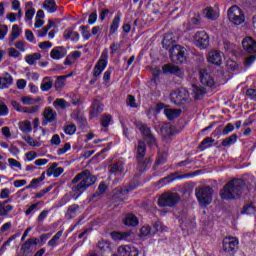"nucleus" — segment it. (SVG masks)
I'll return each mask as SVG.
<instances>
[{
	"mask_svg": "<svg viewBox=\"0 0 256 256\" xmlns=\"http://www.w3.org/2000/svg\"><path fill=\"white\" fill-rule=\"evenodd\" d=\"M163 48L170 52V57L174 63H185L187 49L175 44V34H166L162 41Z\"/></svg>",
	"mask_w": 256,
	"mask_h": 256,
	"instance_id": "1",
	"label": "nucleus"
},
{
	"mask_svg": "<svg viewBox=\"0 0 256 256\" xmlns=\"http://www.w3.org/2000/svg\"><path fill=\"white\" fill-rule=\"evenodd\" d=\"M97 181V178L91 175L89 170H84L81 173L77 174L73 180L72 191L76 197H81L85 191H87L88 187H91Z\"/></svg>",
	"mask_w": 256,
	"mask_h": 256,
	"instance_id": "2",
	"label": "nucleus"
},
{
	"mask_svg": "<svg viewBox=\"0 0 256 256\" xmlns=\"http://www.w3.org/2000/svg\"><path fill=\"white\" fill-rule=\"evenodd\" d=\"M244 187L245 182L243 181V179H233L232 181L228 182L220 191V197L225 201L237 199V197H239V195L243 193Z\"/></svg>",
	"mask_w": 256,
	"mask_h": 256,
	"instance_id": "3",
	"label": "nucleus"
},
{
	"mask_svg": "<svg viewBox=\"0 0 256 256\" xmlns=\"http://www.w3.org/2000/svg\"><path fill=\"white\" fill-rule=\"evenodd\" d=\"M196 197L200 207H207L213 201V189L209 186L199 188L196 190Z\"/></svg>",
	"mask_w": 256,
	"mask_h": 256,
	"instance_id": "4",
	"label": "nucleus"
},
{
	"mask_svg": "<svg viewBox=\"0 0 256 256\" xmlns=\"http://www.w3.org/2000/svg\"><path fill=\"white\" fill-rule=\"evenodd\" d=\"M228 19L234 25H241L245 22V14L241 8L234 5L228 9Z\"/></svg>",
	"mask_w": 256,
	"mask_h": 256,
	"instance_id": "5",
	"label": "nucleus"
},
{
	"mask_svg": "<svg viewBox=\"0 0 256 256\" xmlns=\"http://www.w3.org/2000/svg\"><path fill=\"white\" fill-rule=\"evenodd\" d=\"M179 201V194L166 192L158 199V205L160 207H173L174 205H177Z\"/></svg>",
	"mask_w": 256,
	"mask_h": 256,
	"instance_id": "6",
	"label": "nucleus"
},
{
	"mask_svg": "<svg viewBox=\"0 0 256 256\" xmlns=\"http://www.w3.org/2000/svg\"><path fill=\"white\" fill-rule=\"evenodd\" d=\"M193 43L198 49H207L209 47V34H207L205 31L196 32Z\"/></svg>",
	"mask_w": 256,
	"mask_h": 256,
	"instance_id": "7",
	"label": "nucleus"
},
{
	"mask_svg": "<svg viewBox=\"0 0 256 256\" xmlns=\"http://www.w3.org/2000/svg\"><path fill=\"white\" fill-rule=\"evenodd\" d=\"M146 152H147V146H145V142L140 141L138 143L137 155H136L138 165L140 166V171H143V169L147 167V162H145Z\"/></svg>",
	"mask_w": 256,
	"mask_h": 256,
	"instance_id": "8",
	"label": "nucleus"
},
{
	"mask_svg": "<svg viewBox=\"0 0 256 256\" xmlns=\"http://www.w3.org/2000/svg\"><path fill=\"white\" fill-rule=\"evenodd\" d=\"M188 97L189 93H187V90L185 89L176 90L170 94V99L175 105H181L183 101H187Z\"/></svg>",
	"mask_w": 256,
	"mask_h": 256,
	"instance_id": "9",
	"label": "nucleus"
},
{
	"mask_svg": "<svg viewBox=\"0 0 256 256\" xmlns=\"http://www.w3.org/2000/svg\"><path fill=\"white\" fill-rule=\"evenodd\" d=\"M138 128L140 129L142 135L145 137L148 145L151 147L157 146V141L155 140V137L151 133V129L147 127L145 124H140L138 125Z\"/></svg>",
	"mask_w": 256,
	"mask_h": 256,
	"instance_id": "10",
	"label": "nucleus"
},
{
	"mask_svg": "<svg viewBox=\"0 0 256 256\" xmlns=\"http://www.w3.org/2000/svg\"><path fill=\"white\" fill-rule=\"evenodd\" d=\"M239 245V239L235 237H226L223 240V249L226 253H231V251H235L237 246Z\"/></svg>",
	"mask_w": 256,
	"mask_h": 256,
	"instance_id": "11",
	"label": "nucleus"
},
{
	"mask_svg": "<svg viewBox=\"0 0 256 256\" xmlns=\"http://www.w3.org/2000/svg\"><path fill=\"white\" fill-rule=\"evenodd\" d=\"M12 107L15 111H18V113H28V115H33L39 111V106L23 107L17 101H12Z\"/></svg>",
	"mask_w": 256,
	"mask_h": 256,
	"instance_id": "12",
	"label": "nucleus"
},
{
	"mask_svg": "<svg viewBox=\"0 0 256 256\" xmlns=\"http://www.w3.org/2000/svg\"><path fill=\"white\" fill-rule=\"evenodd\" d=\"M119 256H139L137 248L130 245H123L118 247Z\"/></svg>",
	"mask_w": 256,
	"mask_h": 256,
	"instance_id": "13",
	"label": "nucleus"
},
{
	"mask_svg": "<svg viewBox=\"0 0 256 256\" xmlns=\"http://www.w3.org/2000/svg\"><path fill=\"white\" fill-rule=\"evenodd\" d=\"M162 71L166 75L170 74V75H176L177 77H183V72L181 71V68L173 64H165L162 67Z\"/></svg>",
	"mask_w": 256,
	"mask_h": 256,
	"instance_id": "14",
	"label": "nucleus"
},
{
	"mask_svg": "<svg viewBox=\"0 0 256 256\" xmlns=\"http://www.w3.org/2000/svg\"><path fill=\"white\" fill-rule=\"evenodd\" d=\"M208 61L219 67L223 63V54L217 50L211 51L208 53Z\"/></svg>",
	"mask_w": 256,
	"mask_h": 256,
	"instance_id": "15",
	"label": "nucleus"
},
{
	"mask_svg": "<svg viewBox=\"0 0 256 256\" xmlns=\"http://www.w3.org/2000/svg\"><path fill=\"white\" fill-rule=\"evenodd\" d=\"M67 55V49L63 46H56L50 52L51 59L54 61H59V59H63Z\"/></svg>",
	"mask_w": 256,
	"mask_h": 256,
	"instance_id": "16",
	"label": "nucleus"
},
{
	"mask_svg": "<svg viewBox=\"0 0 256 256\" xmlns=\"http://www.w3.org/2000/svg\"><path fill=\"white\" fill-rule=\"evenodd\" d=\"M242 47L247 53H256V42L251 37H246L242 41Z\"/></svg>",
	"mask_w": 256,
	"mask_h": 256,
	"instance_id": "17",
	"label": "nucleus"
},
{
	"mask_svg": "<svg viewBox=\"0 0 256 256\" xmlns=\"http://www.w3.org/2000/svg\"><path fill=\"white\" fill-rule=\"evenodd\" d=\"M200 81L205 87H213V85H215V80L205 70L200 71Z\"/></svg>",
	"mask_w": 256,
	"mask_h": 256,
	"instance_id": "18",
	"label": "nucleus"
},
{
	"mask_svg": "<svg viewBox=\"0 0 256 256\" xmlns=\"http://www.w3.org/2000/svg\"><path fill=\"white\" fill-rule=\"evenodd\" d=\"M203 17L210 19V21H215L219 19V10H215L211 7H207L203 10Z\"/></svg>",
	"mask_w": 256,
	"mask_h": 256,
	"instance_id": "19",
	"label": "nucleus"
},
{
	"mask_svg": "<svg viewBox=\"0 0 256 256\" xmlns=\"http://www.w3.org/2000/svg\"><path fill=\"white\" fill-rule=\"evenodd\" d=\"M107 68V61L105 59H99L96 63L94 70H93V76L99 77L103 71Z\"/></svg>",
	"mask_w": 256,
	"mask_h": 256,
	"instance_id": "20",
	"label": "nucleus"
},
{
	"mask_svg": "<svg viewBox=\"0 0 256 256\" xmlns=\"http://www.w3.org/2000/svg\"><path fill=\"white\" fill-rule=\"evenodd\" d=\"M13 85V76L9 73H5L0 77V89H9Z\"/></svg>",
	"mask_w": 256,
	"mask_h": 256,
	"instance_id": "21",
	"label": "nucleus"
},
{
	"mask_svg": "<svg viewBox=\"0 0 256 256\" xmlns=\"http://www.w3.org/2000/svg\"><path fill=\"white\" fill-rule=\"evenodd\" d=\"M119 25H121V12H117L112 20V23L110 25V35H115V33H117Z\"/></svg>",
	"mask_w": 256,
	"mask_h": 256,
	"instance_id": "22",
	"label": "nucleus"
},
{
	"mask_svg": "<svg viewBox=\"0 0 256 256\" xmlns=\"http://www.w3.org/2000/svg\"><path fill=\"white\" fill-rule=\"evenodd\" d=\"M81 51H72L64 60V65H73L77 59H80Z\"/></svg>",
	"mask_w": 256,
	"mask_h": 256,
	"instance_id": "23",
	"label": "nucleus"
},
{
	"mask_svg": "<svg viewBox=\"0 0 256 256\" xmlns=\"http://www.w3.org/2000/svg\"><path fill=\"white\" fill-rule=\"evenodd\" d=\"M63 171H65L63 167H57V163H53L48 169L47 175L48 177H59L60 175H62Z\"/></svg>",
	"mask_w": 256,
	"mask_h": 256,
	"instance_id": "24",
	"label": "nucleus"
},
{
	"mask_svg": "<svg viewBox=\"0 0 256 256\" xmlns=\"http://www.w3.org/2000/svg\"><path fill=\"white\" fill-rule=\"evenodd\" d=\"M42 9L47 13H55L57 11V2L55 0H45L42 4Z\"/></svg>",
	"mask_w": 256,
	"mask_h": 256,
	"instance_id": "25",
	"label": "nucleus"
},
{
	"mask_svg": "<svg viewBox=\"0 0 256 256\" xmlns=\"http://www.w3.org/2000/svg\"><path fill=\"white\" fill-rule=\"evenodd\" d=\"M22 139L30 147H41V145H43V142L40 141L41 137H38L37 139H35V138H33L29 135H25V136L22 137Z\"/></svg>",
	"mask_w": 256,
	"mask_h": 256,
	"instance_id": "26",
	"label": "nucleus"
},
{
	"mask_svg": "<svg viewBox=\"0 0 256 256\" xmlns=\"http://www.w3.org/2000/svg\"><path fill=\"white\" fill-rule=\"evenodd\" d=\"M18 128L21 133H31L33 131V125L29 120H23L18 122Z\"/></svg>",
	"mask_w": 256,
	"mask_h": 256,
	"instance_id": "27",
	"label": "nucleus"
},
{
	"mask_svg": "<svg viewBox=\"0 0 256 256\" xmlns=\"http://www.w3.org/2000/svg\"><path fill=\"white\" fill-rule=\"evenodd\" d=\"M124 225L128 227H137L139 225V219L134 214H127L124 218Z\"/></svg>",
	"mask_w": 256,
	"mask_h": 256,
	"instance_id": "28",
	"label": "nucleus"
},
{
	"mask_svg": "<svg viewBox=\"0 0 256 256\" xmlns=\"http://www.w3.org/2000/svg\"><path fill=\"white\" fill-rule=\"evenodd\" d=\"M13 209V205H7V201L0 202V217H7Z\"/></svg>",
	"mask_w": 256,
	"mask_h": 256,
	"instance_id": "29",
	"label": "nucleus"
},
{
	"mask_svg": "<svg viewBox=\"0 0 256 256\" xmlns=\"http://www.w3.org/2000/svg\"><path fill=\"white\" fill-rule=\"evenodd\" d=\"M78 213H79V205L74 204L68 207L65 217L66 219H75Z\"/></svg>",
	"mask_w": 256,
	"mask_h": 256,
	"instance_id": "30",
	"label": "nucleus"
},
{
	"mask_svg": "<svg viewBox=\"0 0 256 256\" xmlns=\"http://www.w3.org/2000/svg\"><path fill=\"white\" fill-rule=\"evenodd\" d=\"M44 119L47 121V123H53V121L57 119V112L51 108H46L44 110Z\"/></svg>",
	"mask_w": 256,
	"mask_h": 256,
	"instance_id": "31",
	"label": "nucleus"
},
{
	"mask_svg": "<svg viewBox=\"0 0 256 256\" xmlns=\"http://www.w3.org/2000/svg\"><path fill=\"white\" fill-rule=\"evenodd\" d=\"M111 237L114 241H125L131 237L129 232H112Z\"/></svg>",
	"mask_w": 256,
	"mask_h": 256,
	"instance_id": "32",
	"label": "nucleus"
},
{
	"mask_svg": "<svg viewBox=\"0 0 256 256\" xmlns=\"http://www.w3.org/2000/svg\"><path fill=\"white\" fill-rule=\"evenodd\" d=\"M79 32H75L73 30L64 31V39H70L73 43H77L79 41Z\"/></svg>",
	"mask_w": 256,
	"mask_h": 256,
	"instance_id": "33",
	"label": "nucleus"
},
{
	"mask_svg": "<svg viewBox=\"0 0 256 256\" xmlns=\"http://www.w3.org/2000/svg\"><path fill=\"white\" fill-rule=\"evenodd\" d=\"M180 115H181V110L179 109L168 108L167 110H165V116L170 121H173V119H177V117H179Z\"/></svg>",
	"mask_w": 256,
	"mask_h": 256,
	"instance_id": "34",
	"label": "nucleus"
},
{
	"mask_svg": "<svg viewBox=\"0 0 256 256\" xmlns=\"http://www.w3.org/2000/svg\"><path fill=\"white\" fill-rule=\"evenodd\" d=\"M39 59H41V53H39V52L26 55V57H25V61H26V63H28V65H35V63H37V61H39Z\"/></svg>",
	"mask_w": 256,
	"mask_h": 256,
	"instance_id": "35",
	"label": "nucleus"
},
{
	"mask_svg": "<svg viewBox=\"0 0 256 256\" xmlns=\"http://www.w3.org/2000/svg\"><path fill=\"white\" fill-rule=\"evenodd\" d=\"M61 237H63V231L60 230L58 231L53 237L52 239H50L48 241V247H57V245H59V240L61 239Z\"/></svg>",
	"mask_w": 256,
	"mask_h": 256,
	"instance_id": "36",
	"label": "nucleus"
},
{
	"mask_svg": "<svg viewBox=\"0 0 256 256\" xmlns=\"http://www.w3.org/2000/svg\"><path fill=\"white\" fill-rule=\"evenodd\" d=\"M53 87V80L51 77H45L42 80L40 89L41 91H49Z\"/></svg>",
	"mask_w": 256,
	"mask_h": 256,
	"instance_id": "37",
	"label": "nucleus"
},
{
	"mask_svg": "<svg viewBox=\"0 0 256 256\" xmlns=\"http://www.w3.org/2000/svg\"><path fill=\"white\" fill-rule=\"evenodd\" d=\"M53 25H55L53 20H49L48 24L37 32V36L38 37H46L47 33H49V31L53 27Z\"/></svg>",
	"mask_w": 256,
	"mask_h": 256,
	"instance_id": "38",
	"label": "nucleus"
},
{
	"mask_svg": "<svg viewBox=\"0 0 256 256\" xmlns=\"http://www.w3.org/2000/svg\"><path fill=\"white\" fill-rule=\"evenodd\" d=\"M192 93L195 94L194 96L195 99H200L201 95H205L207 91L205 90L204 87L192 85Z\"/></svg>",
	"mask_w": 256,
	"mask_h": 256,
	"instance_id": "39",
	"label": "nucleus"
},
{
	"mask_svg": "<svg viewBox=\"0 0 256 256\" xmlns=\"http://www.w3.org/2000/svg\"><path fill=\"white\" fill-rule=\"evenodd\" d=\"M175 131V128H173V126L171 124H165L162 127V135H164V137H172L173 133Z\"/></svg>",
	"mask_w": 256,
	"mask_h": 256,
	"instance_id": "40",
	"label": "nucleus"
},
{
	"mask_svg": "<svg viewBox=\"0 0 256 256\" xmlns=\"http://www.w3.org/2000/svg\"><path fill=\"white\" fill-rule=\"evenodd\" d=\"M54 107H60V109H67L71 107V104L63 98H58L53 102Z\"/></svg>",
	"mask_w": 256,
	"mask_h": 256,
	"instance_id": "41",
	"label": "nucleus"
},
{
	"mask_svg": "<svg viewBox=\"0 0 256 256\" xmlns=\"http://www.w3.org/2000/svg\"><path fill=\"white\" fill-rule=\"evenodd\" d=\"M20 101L23 105H35V103H39V98H33L31 96H22Z\"/></svg>",
	"mask_w": 256,
	"mask_h": 256,
	"instance_id": "42",
	"label": "nucleus"
},
{
	"mask_svg": "<svg viewBox=\"0 0 256 256\" xmlns=\"http://www.w3.org/2000/svg\"><path fill=\"white\" fill-rule=\"evenodd\" d=\"M97 247L102 253H109L111 251V244L105 240L100 241Z\"/></svg>",
	"mask_w": 256,
	"mask_h": 256,
	"instance_id": "43",
	"label": "nucleus"
},
{
	"mask_svg": "<svg viewBox=\"0 0 256 256\" xmlns=\"http://www.w3.org/2000/svg\"><path fill=\"white\" fill-rule=\"evenodd\" d=\"M234 143H237V135L233 134L222 141L223 147H231Z\"/></svg>",
	"mask_w": 256,
	"mask_h": 256,
	"instance_id": "44",
	"label": "nucleus"
},
{
	"mask_svg": "<svg viewBox=\"0 0 256 256\" xmlns=\"http://www.w3.org/2000/svg\"><path fill=\"white\" fill-rule=\"evenodd\" d=\"M110 171L111 173H114V175H123L125 168L123 167V164H113Z\"/></svg>",
	"mask_w": 256,
	"mask_h": 256,
	"instance_id": "45",
	"label": "nucleus"
},
{
	"mask_svg": "<svg viewBox=\"0 0 256 256\" xmlns=\"http://www.w3.org/2000/svg\"><path fill=\"white\" fill-rule=\"evenodd\" d=\"M79 31H80L84 41H89V39H91V32L89 31L87 26H81L79 28Z\"/></svg>",
	"mask_w": 256,
	"mask_h": 256,
	"instance_id": "46",
	"label": "nucleus"
},
{
	"mask_svg": "<svg viewBox=\"0 0 256 256\" xmlns=\"http://www.w3.org/2000/svg\"><path fill=\"white\" fill-rule=\"evenodd\" d=\"M64 133L66 135H75L77 133V126L75 124H68L64 127Z\"/></svg>",
	"mask_w": 256,
	"mask_h": 256,
	"instance_id": "47",
	"label": "nucleus"
},
{
	"mask_svg": "<svg viewBox=\"0 0 256 256\" xmlns=\"http://www.w3.org/2000/svg\"><path fill=\"white\" fill-rule=\"evenodd\" d=\"M242 213L244 215H255L256 214V208L253 206V204L244 206Z\"/></svg>",
	"mask_w": 256,
	"mask_h": 256,
	"instance_id": "48",
	"label": "nucleus"
},
{
	"mask_svg": "<svg viewBox=\"0 0 256 256\" xmlns=\"http://www.w3.org/2000/svg\"><path fill=\"white\" fill-rule=\"evenodd\" d=\"M21 35V29L17 24L12 26L11 41H15Z\"/></svg>",
	"mask_w": 256,
	"mask_h": 256,
	"instance_id": "49",
	"label": "nucleus"
},
{
	"mask_svg": "<svg viewBox=\"0 0 256 256\" xmlns=\"http://www.w3.org/2000/svg\"><path fill=\"white\" fill-rule=\"evenodd\" d=\"M33 17H35V8H30L25 13V21L31 25V21H33Z\"/></svg>",
	"mask_w": 256,
	"mask_h": 256,
	"instance_id": "50",
	"label": "nucleus"
},
{
	"mask_svg": "<svg viewBox=\"0 0 256 256\" xmlns=\"http://www.w3.org/2000/svg\"><path fill=\"white\" fill-rule=\"evenodd\" d=\"M45 177L41 176L39 178H35L30 182V185L27 186V189H37L39 187V183L43 181Z\"/></svg>",
	"mask_w": 256,
	"mask_h": 256,
	"instance_id": "51",
	"label": "nucleus"
},
{
	"mask_svg": "<svg viewBox=\"0 0 256 256\" xmlns=\"http://www.w3.org/2000/svg\"><path fill=\"white\" fill-rule=\"evenodd\" d=\"M113 121V117L111 115H104L101 119L102 127H109Z\"/></svg>",
	"mask_w": 256,
	"mask_h": 256,
	"instance_id": "52",
	"label": "nucleus"
},
{
	"mask_svg": "<svg viewBox=\"0 0 256 256\" xmlns=\"http://www.w3.org/2000/svg\"><path fill=\"white\" fill-rule=\"evenodd\" d=\"M50 145H52V147H59V145H61V137L59 136V134H54L50 140Z\"/></svg>",
	"mask_w": 256,
	"mask_h": 256,
	"instance_id": "53",
	"label": "nucleus"
},
{
	"mask_svg": "<svg viewBox=\"0 0 256 256\" xmlns=\"http://www.w3.org/2000/svg\"><path fill=\"white\" fill-rule=\"evenodd\" d=\"M67 151H71V144L70 143H65L63 145V147L59 148L57 150V155H59V156L65 155V153H67Z\"/></svg>",
	"mask_w": 256,
	"mask_h": 256,
	"instance_id": "54",
	"label": "nucleus"
},
{
	"mask_svg": "<svg viewBox=\"0 0 256 256\" xmlns=\"http://www.w3.org/2000/svg\"><path fill=\"white\" fill-rule=\"evenodd\" d=\"M9 33V27L7 25H0V41H3L7 34Z\"/></svg>",
	"mask_w": 256,
	"mask_h": 256,
	"instance_id": "55",
	"label": "nucleus"
},
{
	"mask_svg": "<svg viewBox=\"0 0 256 256\" xmlns=\"http://www.w3.org/2000/svg\"><path fill=\"white\" fill-rule=\"evenodd\" d=\"M9 115V108L3 102H0V117H7Z\"/></svg>",
	"mask_w": 256,
	"mask_h": 256,
	"instance_id": "56",
	"label": "nucleus"
},
{
	"mask_svg": "<svg viewBox=\"0 0 256 256\" xmlns=\"http://www.w3.org/2000/svg\"><path fill=\"white\" fill-rule=\"evenodd\" d=\"M211 145H213V138L208 137L205 138L202 143H201V148L203 149H209V147H211Z\"/></svg>",
	"mask_w": 256,
	"mask_h": 256,
	"instance_id": "57",
	"label": "nucleus"
},
{
	"mask_svg": "<svg viewBox=\"0 0 256 256\" xmlns=\"http://www.w3.org/2000/svg\"><path fill=\"white\" fill-rule=\"evenodd\" d=\"M126 103H127L128 107H132L133 109H137V107H138L135 97H133L131 95H129L127 97Z\"/></svg>",
	"mask_w": 256,
	"mask_h": 256,
	"instance_id": "58",
	"label": "nucleus"
},
{
	"mask_svg": "<svg viewBox=\"0 0 256 256\" xmlns=\"http://www.w3.org/2000/svg\"><path fill=\"white\" fill-rule=\"evenodd\" d=\"M151 235V227L143 226L140 230V237H149Z\"/></svg>",
	"mask_w": 256,
	"mask_h": 256,
	"instance_id": "59",
	"label": "nucleus"
},
{
	"mask_svg": "<svg viewBox=\"0 0 256 256\" xmlns=\"http://www.w3.org/2000/svg\"><path fill=\"white\" fill-rule=\"evenodd\" d=\"M8 164H9V167L21 169V162L15 160L13 158L8 159Z\"/></svg>",
	"mask_w": 256,
	"mask_h": 256,
	"instance_id": "60",
	"label": "nucleus"
},
{
	"mask_svg": "<svg viewBox=\"0 0 256 256\" xmlns=\"http://www.w3.org/2000/svg\"><path fill=\"white\" fill-rule=\"evenodd\" d=\"M8 55L9 57H13L14 59H19L21 53L15 48H10L8 50Z\"/></svg>",
	"mask_w": 256,
	"mask_h": 256,
	"instance_id": "61",
	"label": "nucleus"
},
{
	"mask_svg": "<svg viewBox=\"0 0 256 256\" xmlns=\"http://www.w3.org/2000/svg\"><path fill=\"white\" fill-rule=\"evenodd\" d=\"M167 109H169V108H167V106L165 104L158 103L155 108V113L159 114V113H161V111H164V115H165V110H167Z\"/></svg>",
	"mask_w": 256,
	"mask_h": 256,
	"instance_id": "62",
	"label": "nucleus"
},
{
	"mask_svg": "<svg viewBox=\"0 0 256 256\" xmlns=\"http://www.w3.org/2000/svg\"><path fill=\"white\" fill-rule=\"evenodd\" d=\"M37 207H39V203L32 204L26 210V215H31V213H37Z\"/></svg>",
	"mask_w": 256,
	"mask_h": 256,
	"instance_id": "63",
	"label": "nucleus"
},
{
	"mask_svg": "<svg viewBox=\"0 0 256 256\" xmlns=\"http://www.w3.org/2000/svg\"><path fill=\"white\" fill-rule=\"evenodd\" d=\"M246 95L247 97H249L250 99L256 101V90L255 89H248L246 91Z\"/></svg>",
	"mask_w": 256,
	"mask_h": 256,
	"instance_id": "64",
	"label": "nucleus"
}]
</instances>
